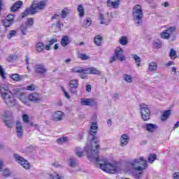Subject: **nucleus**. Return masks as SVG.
<instances>
[{
	"mask_svg": "<svg viewBox=\"0 0 179 179\" xmlns=\"http://www.w3.org/2000/svg\"><path fill=\"white\" fill-rule=\"evenodd\" d=\"M71 43V41H69V37L68 36H64L62 39L60 44L62 47H66Z\"/></svg>",
	"mask_w": 179,
	"mask_h": 179,
	"instance_id": "nucleus-20",
	"label": "nucleus"
},
{
	"mask_svg": "<svg viewBox=\"0 0 179 179\" xmlns=\"http://www.w3.org/2000/svg\"><path fill=\"white\" fill-rule=\"evenodd\" d=\"M169 57L172 59H176V58L177 57V52H176V50H174V49H171L169 52Z\"/></svg>",
	"mask_w": 179,
	"mask_h": 179,
	"instance_id": "nucleus-39",
	"label": "nucleus"
},
{
	"mask_svg": "<svg viewBox=\"0 0 179 179\" xmlns=\"http://www.w3.org/2000/svg\"><path fill=\"white\" fill-rule=\"evenodd\" d=\"M142 176H143V172L136 173L134 174L135 178H136V179L141 178Z\"/></svg>",
	"mask_w": 179,
	"mask_h": 179,
	"instance_id": "nucleus-56",
	"label": "nucleus"
},
{
	"mask_svg": "<svg viewBox=\"0 0 179 179\" xmlns=\"http://www.w3.org/2000/svg\"><path fill=\"white\" fill-rule=\"evenodd\" d=\"M70 13H71V10L68 9V8H64L62 10V14H61L62 19H66V16H68V15H69Z\"/></svg>",
	"mask_w": 179,
	"mask_h": 179,
	"instance_id": "nucleus-29",
	"label": "nucleus"
},
{
	"mask_svg": "<svg viewBox=\"0 0 179 179\" xmlns=\"http://www.w3.org/2000/svg\"><path fill=\"white\" fill-rule=\"evenodd\" d=\"M0 95L3 99L7 107H14L16 106V99L11 91L9 90V87L5 84L0 85Z\"/></svg>",
	"mask_w": 179,
	"mask_h": 179,
	"instance_id": "nucleus-2",
	"label": "nucleus"
},
{
	"mask_svg": "<svg viewBox=\"0 0 179 179\" xmlns=\"http://www.w3.org/2000/svg\"><path fill=\"white\" fill-rule=\"evenodd\" d=\"M52 166H53L54 167H61V164H59L58 162L52 163Z\"/></svg>",
	"mask_w": 179,
	"mask_h": 179,
	"instance_id": "nucleus-62",
	"label": "nucleus"
},
{
	"mask_svg": "<svg viewBox=\"0 0 179 179\" xmlns=\"http://www.w3.org/2000/svg\"><path fill=\"white\" fill-rule=\"evenodd\" d=\"M129 143V137L128 134H122L120 137V146H127Z\"/></svg>",
	"mask_w": 179,
	"mask_h": 179,
	"instance_id": "nucleus-19",
	"label": "nucleus"
},
{
	"mask_svg": "<svg viewBox=\"0 0 179 179\" xmlns=\"http://www.w3.org/2000/svg\"><path fill=\"white\" fill-rule=\"evenodd\" d=\"M149 69L151 72H153L157 69V64L155 62H151L149 66Z\"/></svg>",
	"mask_w": 179,
	"mask_h": 179,
	"instance_id": "nucleus-38",
	"label": "nucleus"
},
{
	"mask_svg": "<svg viewBox=\"0 0 179 179\" xmlns=\"http://www.w3.org/2000/svg\"><path fill=\"white\" fill-rule=\"evenodd\" d=\"M76 154L78 157H83V152H82V148L80 147H77L76 148Z\"/></svg>",
	"mask_w": 179,
	"mask_h": 179,
	"instance_id": "nucleus-41",
	"label": "nucleus"
},
{
	"mask_svg": "<svg viewBox=\"0 0 179 179\" xmlns=\"http://www.w3.org/2000/svg\"><path fill=\"white\" fill-rule=\"evenodd\" d=\"M27 124H29V125H30V127H34V128H38V124H34L33 123V122H29Z\"/></svg>",
	"mask_w": 179,
	"mask_h": 179,
	"instance_id": "nucleus-60",
	"label": "nucleus"
},
{
	"mask_svg": "<svg viewBox=\"0 0 179 179\" xmlns=\"http://www.w3.org/2000/svg\"><path fill=\"white\" fill-rule=\"evenodd\" d=\"M4 123H5V125L8 127V128L13 127V126L12 125V124H13V120H4Z\"/></svg>",
	"mask_w": 179,
	"mask_h": 179,
	"instance_id": "nucleus-40",
	"label": "nucleus"
},
{
	"mask_svg": "<svg viewBox=\"0 0 179 179\" xmlns=\"http://www.w3.org/2000/svg\"><path fill=\"white\" fill-rule=\"evenodd\" d=\"M136 164L143 166V167L142 166L135 167L134 169L136 171H143V170L146 169V167H148V162L145 160V158L143 157H141L138 159H135L131 162V166H132L133 167L136 166Z\"/></svg>",
	"mask_w": 179,
	"mask_h": 179,
	"instance_id": "nucleus-5",
	"label": "nucleus"
},
{
	"mask_svg": "<svg viewBox=\"0 0 179 179\" xmlns=\"http://www.w3.org/2000/svg\"><path fill=\"white\" fill-rule=\"evenodd\" d=\"M99 167L101 170L105 171V173H108L109 174H117L120 171V164L115 162L111 164L107 160L104 159L103 164H99Z\"/></svg>",
	"mask_w": 179,
	"mask_h": 179,
	"instance_id": "nucleus-4",
	"label": "nucleus"
},
{
	"mask_svg": "<svg viewBox=\"0 0 179 179\" xmlns=\"http://www.w3.org/2000/svg\"><path fill=\"white\" fill-rule=\"evenodd\" d=\"M121 0H108L106 2L108 8H113V9H118L120 8V3Z\"/></svg>",
	"mask_w": 179,
	"mask_h": 179,
	"instance_id": "nucleus-15",
	"label": "nucleus"
},
{
	"mask_svg": "<svg viewBox=\"0 0 179 179\" xmlns=\"http://www.w3.org/2000/svg\"><path fill=\"white\" fill-rule=\"evenodd\" d=\"M101 41H103V37H101V36L98 35L94 37V43L96 45H98V47L101 45Z\"/></svg>",
	"mask_w": 179,
	"mask_h": 179,
	"instance_id": "nucleus-28",
	"label": "nucleus"
},
{
	"mask_svg": "<svg viewBox=\"0 0 179 179\" xmlns=\"http://www.w3.org/2000/svg\"><path fill=\"white\" fill-rule=\"evenodd\" d=\"M132 13H143V10H142L141 5L137 4L134 6L132 10Z\"/></svg>",
	"mask_w": 179,
	"mask_h": 179,
	"instance_id": "nucleus-26",
	"label": "nucleus"
},
{
	"mask_svg": "<svg viewBox=\"0 0 179 179\" xmlns=\"http://www.w3.org/2000/svg\"><path fill=\"white\" fill-rule=\"evenodd\" d=\"M133 58L136 63L137 66H141V62L142 61L141 57H139V56H138L137 55H133Z\"/></svg>",
	"mask_w": 179,
	"mask_h": 179,
	"instance_id": "nucleus-34",
	"label": "nucleus"
},
{
	"mask_svg": "<svg viewBox=\"0 0 179 179\" xmlns=\"http://www.w3.org/2000/svg\"><path fill=\"white\" fill-rule=\"evenodd\" d=\"M171 115V110H166L164 111L162 115V121H166L169 117Z\"/></svg>",
	"mask_w": 179,
	"mask_h": 179,
	"instance_id": "nucleus-24",
	"label": "nucleus"
},
{
	"mask_svg": "<svg viewBox=\"0 0 179 179\" xmlns=\"http://www.w3.org/2000/svg\"><path fill=\"white\" fill-rule=\"evenodd\" d=\"M64 94L65 97H66L68 99V100H69L71 99V96L69 95V93H68L66 91H65V90H63Z\"/></svg>",
	"mask_w": 179,
	"mask_h": 179,
	"instance_id": "nucleus-58",
	"label": "nucleus"
},
{
	"mask_svg": "<svg viewBox=\"0 0 179 179\" xmlns=\"http://www.w3.org/2000/svg\"><path fill=\"white\" fill-rule=\"evenodd\" d=\"M57 42H58V39L54 38H52L48 41L49 45H53L54 44H55V43H57Z\"/></svg>",
	"mask_w": 179,
	"mask_h": 179,
	"instance_id": "nucleus-54",
	"label": "nucleus"
},
{
	"mask_svg": "<svg viewBox=\"0 0 179 179\" xmlns=\"http://www.w3.org/2000/svg\"><path fill=\"white\" fill-rule=\"evenodd\" d=\"M84 25L85 27H89L92 25V19L90 17H87L84 21Z\"/></svg>",
	"mask_w": 179,
	"mask_h": 179,
	"instance_id": "nucleus-43",
	"label": "nucleus"
},
{
	"mask_svg": "<svg viewBox=\"0 0 179 179\" xmlns=\"http://www.w3.org/2000/svg\"><path fill=\"white\" fill-rule=\"evenodd\" d=\"M23 5V1H18L13 3V5L10 7V12H17L19 9L22 8Z\"/></svg>",
	"mask_w": 179,
	"mask_h": 179,
	"instance_id": "nucleus-18",
	"label": "nucleus"
},
{
	"mask_svg": "<svg viewBox=\"0 0 179 179\" xmlns=\"http://www.w3.org/2000/svg\"><path fill=\"white\" fill-rule=\"evenodd\" d=\"M30 101H33L34 103H38L40 101V98H38V95L37 94H31L28 97Z\"/></svg>",
	"mask_w": 179,
	"mask_h": 179,
	"instance_id": "nucleus-22",
	"label": "nucleus"
},
{
	"mask_svg": "<svg viewBox=\"0 0 179 179\" xmlns=\"http://www.w3.org/2000/svg\"><path fill=\"white\" fill-rule=\"evenodd\" d=\"M173 179H179V173L178 172H175L173 173Z\"/></svg>",
	"mask_w": 179,
	"mask_h": 179,
	"instance_id": "nucleus-61",
	"label": "nucleus"
},
{
	"mask_svg": "<svg viewBox=\"0 0 179 179\" xmlns=\"http://www.w3.org/2000/svg\"><path fill=\"white\" fill-rule=\"evenodd\" d=\"M56 27H57L58 29H61V21H57Z\"/></svg>",
	"mask_w": 179,
	"mask_h": 179,
	"instance_id": "nucleus-64",
	"label": "nucleus"
},
{
	"mask_svg": "<svg viewBox=\"0 0 179 179\" xmlns=\"http://www.w3.org/2000/svg\"><path fill=\"white\" fill-rule=\"evenodd\" d=\"M22 119H23V121L24 122H26L27 124L30 121L29 120V115H26V114H24L22 115Z\"/></svg>",
	"mask_w": 179,
	"mask_h": 179,
	"instance_id": "nucleus-53",
	"label": "nucleus"
},
{
	"mask_svg": "<svg viewBox=\"0 0 179 179\" xmlns=\"http://www.w3.org/2000/svg\"><path fill=\"white\" fill-rule=\"evenodd\" d=\"M1 23L6 29V30H8V27H10V26L13 24V22H11L10 21H9V20H6V19L2 20Z\"/></svg>",
	"mask_w": 179,
	"mask_h": 179,
	"instance_id": "nucleus-25",
	"label": "nucleus"
},
{
	"mask_svg": "<svg viewBox=\"0 0 179 179\" xmlns=\"http://www.w3.org/2000/svg\"><path fill=\"white\" fill-rule=\"evenodd\" d=\"M133 20L136 26H142L143 22V13L138 15H132Z\"/></svg>",
	"mask_w": 179,
	"mask_h": 179,
	"instance_id": "nucleus-14",
	"label": "nucleus"
},
{
	"mask_svg": "<svg viewBox=\"0 0 179 179\" xmlns=\"http://www.w3.org/2000/svg\"><path fill=\"white\" fill-rule=\"evenodd\" d=\"M118 97H120L118 94H113V99H114V100H118Z\"/></svg>",
	"mask_w": 179,
	"mask_h": 179,
	"instance_id": "nucleus-63",
	"label": "nucleus"
},
{
	"mask_svg": "<svg viewBox=\"0 0 179 179\" xmlns=\"http://www.w3.org/2000/svg\"><path fill=\"white\" fill-rule=\"evenodd\" d=\"M0 76L3 79H6V76H5V69L2 68V66L0 65Z\"/></svg>",
	"mask_w": 179,
	"mask_h": 179,
	"instance_id": "nucleus-48",
	"label": "nucleus"
},
{
	"mask_svg": "<svg viewBox=\"0 0 179 179\" xmlns=\"http://www.w3.org/2000/svg\"><path fill=\"white\" fill-rule=\"evenodd\" d=\"M15 134L17 138H19V139H21V138H23V127L22 126V122H20V121L16 122Z\"/></svg>",
	"mask_w": 179,
	"mask_h": 179,
	"instance_id": "nucleus-12",
	"label": "nucleus"
},
{
	"mask_svg": "<svg viewBox=\"0 0 179 179\" xmlns=\"http://www.w3.org/2000/svg\"><path fill=\"white\" fill-rule=\"evenodd\" d=\"M3 176L6 178H8V177H10V171H9V169H4L3 170Z\"/></svg>",
	"mask_w": 179,
	"mask_h": 179,
	"instance_id": "nucleus-44",
	"label": "nucleus"
},
{
	"mask_svg": "<svg viewBox=\"0 0 179 179\" xmlns=\"http://www.w3.org/2000/svg\"><path fill=\"white\" fill-rule=\"evenodd\" d=\"M51 178L52 179H64L63 176H60L59 174H54V175H50Z\"/></svg>",
	"mask_w": 179,
	"mask_h": 179,
	"instance_id": "nucleus-52",
	"label": "nucleus"
},
{
	"mask_svg": "<svg viewBox=\"0 0 179 179\" xmlns=\"http://www.w3.org/2000/svg\"><path fill=\"white\" fill-rule=\"evenodd\" d=\"M97 131H99L97 122H93L91 124L88 132V138H91L90 147L86 145L84 148V150L86 152L88 157L95 159L96 163H100L101 162L100 158H99V153H100V138L97 136Z\"/></svg>",
	"mask_w": 179,
	"mask_h": 179,
	"instance_id": "nucleus-1",
	"label": "nucleus"
},
{
	"mask_svg": "<svg viewBox=\"0 0 179 179\" xmlns=\"http://www.w3.org/2000/svg\"><path fill=\"white\" fill-rule=\"evenodd\" d=\"M156 159H157V156L156 155V154H150L148 157V163H153V162H155Z\"/></svg>",
	"mask_w": 179,
	"mask_h": 179,
	"instance_id": "nucleus-35",
	"label": "nucleus"
},
{
	"mask_svg": "<svg viewBox=\"0 0 179 179\" xmlns=\"http://www.w3.org/2000/svg\"><path fill=\"white\" fill-rule=\"evenodd\" d=\"M13 157L15 162H17L18 164H20L23 169H25V170L30 169V163H29V161L19 155V154H14Z\"/></svg>",
	"mask_w": 179,
	"mask_h": 179,
	"instance_id": "nucleus-8",
	"label": "nucleus"
},
{
	"mask_svg": "<svg viewBox=\"0 0 179 179\" xmlns=\"http://www.w3.org/2000/svg\"><path fill=\"white\" fill-rule=\"evenodd\" d=\"M120 44L122 45H127V44H128V39L127 38V36H122L120 38Z\"/></svg>",
	"mask_w": 179,
	"mask_h": 179,
	"instance_id": "nucleus-36",
	"label": "nucleus"
},
{
	"mask_svg": "<svg viewBox=\"0 0 179 179\" xmlns=\"http://www.w3.org/2000/svg\"><path fill=\"white\" fill-rule=\"evenodd\" d=\"M68 141V137H61L57 139V143H64V142H66Z\"/></svg>",
	"mask_w": 179,
	"mask_h": 179,
	"instance_id": "nucleus-50",
	"label": "nucleus"
},
{
	"mask_svg": "<svg viewBox=\"0 0 179 179\" xmlns=\"http://www.w3.org/2000/svg\"><path fill=\"white\" fill-rule=\"evenodd\" d=\"M83 67L80 66H75L71 69L72 73H82Z\"/></svg>",
	"mask_w": 179,
	"mask_h": 179,
	"instance_id": "nucleus-33",
	"label": "nucleus"
},
{
	"mask_svg": "<svg viewBox=\"0 0 179 179\" xmlns=\"http://www.w3.org/2000/svg\"><path fill=\"white\" fill-rule=\"evenodd\" d=\"M69 92L72 93V94H75L76 93V89L79 87V80H71L69 83Z\"/></svg>",
	"mask_w": 179,
	"mask_h": 179,
	"instance_id": "nucleus-11",
	"label": "nucleus"
},
{
	"mask_svg": "<svg viewBox=\"0 0 179 179\" xmlns=\"http://www.w3.org/2000/svg\"><path fill=\"white\" fill-rule=\"evenodd\" d=\"M20 30L22 36H26V34H27V26L25 24H21L20 27Z\"/></svg>",
	"mask_w": 179,
	"mask_h": 179,
	"instance_id": "nucleus-32",
	"label": "nucleus"
},
{
	"mask_svg": "<svg viewBox=\"0 0 179 179\" xmlns=\"http://www.w3.org/2000/svg\"><path fill=\"white\" fill-rule=\"evenodd\" d=\"M99 20H101L100 24H106V26H108V24H110V20H106V18H104V15L103 14H100Z\"/></svg>",
	"mask_w": 179,
	"mask_h": 179,
	"instance_id": "nucleus-27",
	"label": "nucleus"
},
{
	"mask_svg": "<svg viewBox=\"0 0 179 179\" xmlns=\"http://www.w3.org/2000/svg\"><path fill=\"white\" fill-rule=\"evenodd\" d=\"M143 128H145L148 132H150L151 134H153V132H155V131H156V129H157L159 127H157V125L153 123H147L145 124V125L143 126Z\"/></svg>",
	"mask_w": 179,
	"mask_h": 179,
	"instance_id": "nucleus-16",
	"label": "nucleus"
},
{
	"mask_svg": "<svg viewBox=\"0 0 179 179\" xmlns=\"http://www.w3.org/2000/svg\"><path fill=\"white\" fill-rule=\"evenodd\" d=\"M10 78L13 80H15V82H19V81L22 80V79H23V76H20L17 73H15V74H11L10 76Z\"/></svg>",
	"mask_w": 179,
	"mask_h": 179,
	"instance_id": "nucleus-23",
	"label": "nucleus"
},
{
	"mask_svg": "<svg viewBox=\"0 0 179 179\" xmlns=\"http://www.w3.org/2000/svg\"><path fill=\"white\" fill-rule=\"evenodd\" d=\"M34 24V20L33 18H28L27 21L25 22V26H33Z\"/></svg>",
	"mask_w": 179,
	"mask_h": 179,
	"instance_id": "nucleus-45",
	"label": "nucleus"
},
{
	"mask_svg": "<svg viewBox=\"0 0 179 179\" xmlns=\"http://www.w3.org/2000/svg\"><path fill=\"white\" fill-rule=\"evenodd\" d=\"M176 30H177V27H168L166 30L161 33L162 38H164V40H169L171 34H173V33H174Z\"/></svg>",
	"mask_w": 179,
	"mask_h": 179,
	"instance_id": "nucleus-9",
	"label": "nucleus"
},
{
	"mask_svg": "<svg viewBox=\"0 0 179 179\" xmlns=\"http://www.w3.org/2000/svg\"><path fill=\"white\" fill-rule=\"evenodd\" d=\"M80 58L82 59V61H87V59H89L90 57L86 55V54L81 53L80 55Z\"/></svg>",
	"mask_w": 179,
	"mask_h": 179,
	"instance_id": "nucleus-51",
	"label": "nucleus"
},
{
	"mask_svg": "<svg viewBox=\"0 0 179 179\" xmlns=\"http://www.w3.org/2000/svg\"><path fill=\"white\" fill-rule=\"evenodd\" d=\"M27 90H30L31 92H34V90H36V86L33 84L28 85L27 87Z\"/></svg>",
	"mask_w": 179,
	"mask_h": 179,
	"instance_id": "nucleus-55",
	"label": "nucleus"
},
{
	"mask_svg": "<svg viewBox=\"0 0 179 179\" xmlns=\"http://www.w3.org/2000/svg\"><path fill=\"white\" fill-rule=\"evenodd\" d=\"M76 159H75V158L71 157L69 159V166L70 167H76Z\"/></svg>",
	"mask_w": 179,
	"mask_h": 179,
	"instance_id": "nucleus-46",
	"label": "nucleus"
},
{
	"mask_svg": "<svg viewBox=\"0 0 179 179\" xmlns=\"http://www.w3.org/2000/svg\"><path fill=\"white\" fill-rule=\"evenodd\" d=\"M80 103L82 106H90V107H94V106H97V102H96L93 99L83 98L80 100Z\"/></svg>",
	"mask_w": 179,
	"mask_h": 179,
	"instance_id": "nucleus-13",
	"label": "nucleus"
},
{
	"mask_svg": "<svg viewBox=\"0 0 179 179\" xmlns=\"http://www.w3.org/2000/svg\"><path fill=\"white\" fill-rule=\"evenodd\" d=\"M81 73L84 75H90V67L84 69L83 67Z\"/></svg>",
	"mask_w": 179,
	"mask_h": 179,
	"instance_id": "nucleus-49",
	"label": "nucleus"
},
{
	"mask_svg": "<svg viewBox=\"0 0 179 179\" xmlns=\"http://www.w3.org/2000/svg\"><path fill=\"white\" fill-rule=\"evenodd\" d=\"M124 80L127 82V83H132V76L128 74H124L123 76Z\"/></svg>",
	"mask_w": 179,
	"mask_h": 179,
	"instance_id": "nucleus-37",
	"label": "nucleus"
},
{
	"mask_svg": "<svg viewBox=\"0 0 179 179\" xmlns=\"http://www.w3.org/2000/svg\"><path fill=\"white\" fill-rule=\"evenodd\" d=\"M35 73L37 75H45L47 73V69L43 64H37L34 66Z\"/></svg>",
	"mask_w": 179,
	"mask_h": 179,
	"instance_id": "nucleus-10",
	"label": "nucleus"
},
{
	"mask_svg": "<svg viewBox=\"0 0 179 179\" xmlns=\"http://www.w3.org/2000/svg\"><path fill=\"white\" fill-rule=\"evenodd\" d=\"M141 118L143 121L150 120V110L144 103L140 105Z\"/></svg>",
	"mask_w": 179,
	"mask_h": 179,
	"instance_id": "nucleus-7",
	"label": "nucleus"
},
{
	"mask_svg": "<svg viewBox=\"0 0 179 179\" xmlns=\"http://www.w3.org/2000/svg\"><path fill=\"white\" fill-rule=\"evenodd\" d=\"M154 47L155 48H160V47H162V43H159L158 42H155L154 43Z\"/></svg>",
	"mask_w": 179,
	"mask_h": 179,
	"instance_id": "nucleus-59",
	"label": "nucleus"
},
{
	"mask_svg": "<svg viewBox=\"0 0 179 179\" xmlns=\"http://www.w3.org/2000/svg\"><path fill=\"white\" fill-rule=\"evenodd\" d=\"M36 50L38 52H43L44 51V48H45V46H44V43L43 42H38L35 45Z\"/></svg>",
	"mask_w": 179,
	"mask_h": 179,
	"instance_id": "nucleus-21",
	"label": "nucleus"
},
{
	"mask_svg": "<svg viewBox=\"0 0 179 179\" xmlns=\"http://www.w3.org/2000/svg\"><path fill=\"white\" fill-rule=\"evenodd\" d=\"M62 118H64V113L61 110H58L55 112L52 116V120L55 122L62 121Z\"/></svg>",
	"mask_w": 179,
	"mask_h": 179,
	"instance_id": "nucleus-17",
	"label": "nucleus"
},
{
	"mask_svg": "<svg viewBox=\"0 0 179 179\" xmlns=\"http://www.w3.org/2000/svg\"><path fill=\"white\" fill-rule=\"evenodd\" d=\"M5 19L9 22H11L12 23H15V15L13 14H8Z\"/></svg>",
	"mask_w": 179,
	"mask_h": 179,
	"instance_id": "nucleus-42",
	"label": "nucleus"
},
{
	"mask_svg": "<svg viewBox=\"0 0 179 179\" xmlns=\"http://www.w3.org/2000/svg\"><path fill=\"white\" fill-rule=\"evenodd\" d=\"M45 6H47V3L45 1L38 2L34 1L33 3L31 4L30 8H27L24 12L22 13L21 19L26 17L27 15H36V13L38 12L37 10H43V9H45Z\"/></svg>",
	"mask_w": 179,
	"mask_h": 179,
	"instance_id": "nucleus-3",
	"label": "nucleus"
},
{
	"mask_svg": "<svg viewBox=\"0 0 179 179\" xmlns=\"http://www.w3.org/2000/svg\"><path fill=\"white\" fill-rule=\"evenodd\" d=\"M16 33H17L16 30H11L8 35L7 36L8 38L10 40L12 37H15V36H16Z\"/></svg>",
	"mask_w": 179,
	"mask_h": 179,
	"instance_id": "nucleus-47",
	"label": "nucleus"
},
{
	"mask_svg": "<svg viewBox=\"0 0 179 179\" xmlns=\"http://www.w3.org/2000/svg\"><path fill=\"white\" fill-rule=\"evenodd\" d=\"M78 12L79 13V16L80 17H83L85 16V8H83V6L82 4H80L78 6Z\"/></svg>",
	"mask_w": 179,
	"mask_h": 179,
	"instance_id": "nucleus-31",
	"label": "nucleus"
},
{
	"mask_svg": "<svg viewBox=\"0 0 179 179\" xmlns=\"http://www.w3.org/2000/svg\"><path fill=\"white\" fill-rule=\"evenodd\" d=\"M123 52L124 51L122 50V48H116L115 52V55L113 56L110 59V64H113V62H115L117 59L120 60V62H122V61H125L127 58L125 57V56L122 55Z\"/></svg>",
	"mask_w": 179,
	"mask_h": 179,
	"instance_id": "nucleus-6",
	"label": "nucleus"
},
{
	"mask_svg": "<svg viewBox=\"0 0 179 179\" xmlns=\"http://www.w3.org/2000/svg\"><path fill=\"white\" fill-rule=\"evenodd\" d=\"M101 71L97 70L96 67H90V75H100Z\"/></svg>",
	"mask_w": 179,
	"mask_h": 179,
	"instance_id": "nucleus-30",
	"label": "nucleus"
},
{
	"mask_svg": "<svg viewBox=\"0 0 179 179\" xmlns=\"http://www.w3.org/2000/svg\"><path fill=\"white\" fill-rule=\"evenodd\" d=\"M86 92H88V93H90L92 92V85H87L85 87Z\"/></svg>",
	"mask_w": 179,
	"mask_h": 179,
	"instance_id": "nucleus-57",
	"label": "nucleus"
}]
</instances>
